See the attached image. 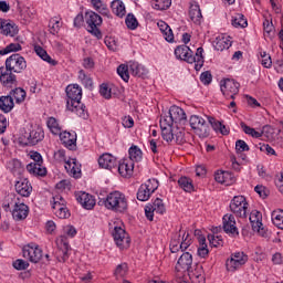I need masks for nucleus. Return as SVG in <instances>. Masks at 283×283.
Segmentation results:
<instances>
[{"instance_id": "nucleus-57", "label": "nucleus", "mask_w": 283, "mask_h": 283, "mask_svg": "<svg viewBox=\"0 0 283 283\" xmlns=\"http://www.w3.org/2000/svg\"><path fill=\"white\" fill-rule=\"evenodd\" d=\"M99 94L104 98H112V90L105 83L99 86Z\"/></svg>"}, {"instance_id": "nucleus-50", "label": "nucleus", "mask_w": 283, "mask_h": 283, "mask_svg": "<svg viewBox=\"0 0 283 283\" xmlns=\"http://www.w3.org/2000/svg\"><path fill=\"white\" fill-rule=\"evenodd\" d=\"M36 263L44 264V266H48V264H50V254H43V250L39 249V247H36Z\"/></svg>"}, {"instance_id": "nucleus-20", "label": "nucleus", "mask_w": 283, "mask_h": 283, "mask_svg": "<svg viewBox=\"0 0 283 283\" xmlns=\"http://www.w3.org/2000/svg\"><path fill=\"white\" fill-rule=\"evenodd\" d=\"M193 264V256L189 252H184L177 261L176 271H189Z\"/></svg>"}, {"instance_id": "nucleus-45", "label": "nucleus", "mask_w": 283, "mask_h": 283, "mask_svg": "<svg viewBox=\"0 0 283 283\" xmlns=\"http://www.w3.org/2000/svg\"><path fill=\"white\" fill-rule=\"evenodd\" d=\"M240 126L248 136H252V138H262V133L255 130V128H251V126H248L244 122H241Z\"/></svg>"}, {"instance_id": "nucleus-55", "label": "nucleus", "mask_w": 283, "mask_h": 283, "mask_svg": "<svg viewBox=\"0 0 283 283\" xmlns=\"http://www.w3.org/2000/svg\"><path fill=\"white\" fill-rule=\"evenodd\" d=\"M13 269H15L17 271H25V269H28V266H30V263H28L27 261H24L23 259H17L13 263H12Z\"/></svg>"}, {"instance_id": "nucleus-7", "label": "nucleus", "mask_w": 283, "mask_h": 283, "mask_svg": "<svg viewBox=\"0 0 283 283\" xmlns=\"http://www.w3.org/2000/svg\"><path fill=\"white\" fill-rule=\"evenodd\" d=\"M85 23L87 25V32L93 36H96L98 41L103 39V32H101V25H103V18L98 15V13L94 11H86L85 15Z\"/></svg>"}, {"instance_id": "nucleus-4", "label": "nucleus", "mask_w": 283, "mask_h": 283, "mask_svg": "<svg viewBox=\"0 0 283 283\" xmlns=\"http://www.w3.org/2000/svg\"><path fill=\"white\" fill-rule=\"evenodd\" d=\"M203 52L205 49L200 46L197 49L196 55H193V51H191L189 46L179 45L175 49V56L176 59L185 61L186 63H195L196 72H200V70H202V66L205 65V56L202 55Z\"/></svg>"}, {"instance_id": "nucleus-5", "label": "nucleus", "mask_w": 283, "mask_h": 283, "mask_svg": "<svg viewBox=\"0 0 283 283\" xmlns=\"http://www.w3.org/2000/svg\"><path fill=\"white\" fill-rule=\"evenodd\" d=\"M2 209L4 211H9L13 218V220L21 221L28 218L29 208L25 203H21L19 198L14 195H9L6 197V200L2 203Z\"/></svg>"}, {"instance_id": "nucleus-35", "label": "nucleus", "mask_w": 283, "mask_h": 283, "mask_svg": "<svg viewBox=\"0 0 283 283\" xmlns=\"http://www.w3.org/2000/svg\"><path fill=\"white\" fill-rule=\"evenodd\" d=\"M36 176L38 178H45L48 176V168L43 166V156L36 153Z\"/></svg>"}, {"instance_id": "nucleus-36", "label": "nucleus", "mask_w": 283, "mask_h": 283, "mask_svg": "<svg viewBox=\"0 0 283 283\" xmlns=\"http://www.w3.org/2000/svg\"><path fill=\"white\" fill-rule=\"evenodd\" d=\"M178 185L180 189H182L187 193H191V191H193V180H191V178L181 177L178 179Z\"/></svg>"}, {"instance_id": "nucleus-39", "label": "nucleus", "mask_w": 283, "mask_h": 283, "mask_svg": "<svg viewBox=\"0 0 283 283\" xmlns=\"http://www.w3.org/2000/svg\"><path fill=\"white\" fill-rule=\"evenodd\" d=\"M272 222L274 227H277V229L283 230V210H274L271 214Z\"/></svg>"}, {"instance_id": "nucleus-49", "label": "nucleus", "mask_w": 283, "mask_h": 283, "mask_svg": "<svg viewBox=\"0 0 283 283\" xmlns=\"http://www.w3.org/2000/svg\"><path fill=\"white\" fill-rule=\"evenodd\" d=\"M117 74H118V76H120V78H123L125 81V83L129 82V66H127L125 64H120L117 67Z\"/></svg>"}, {"instance_id": "nucleus-53", "label": "nucleus", "mask_w": 283, "mask_h": 283, "mask_svg": "<svg viewBox=\"0 0 283 283\" xmlns=\"http://www.w3.org/2000/svg\"><path fill=\"white\" fill-rule=\"evenodd\" d=\"M260 56L261 65H263V67L270 69L273 65V60H271V55L269 53L261 51Z\"/></svg>"}, {"instance_id": "nucleus-6", "label": "nucleus", "mask_w": 283, "mask_h": 283, "mask_svg": "<svg viewBox=\"0 0 283 283\" xmlns=\"http://www.w3.org/2000/svg\"><path fill=\"white\" fill-rule=\"evenodd\" d=\"M106 209L115 211L116 213H125L127 209V198L120 191H114L107 195L105 199L99 201Z\"/></svg>"}, {"instance_id": "nucleus-17", "label": "nucleus", "mask_w": 283, "mask_h": 283, "mask_svg": "<svg viewBox=\"0 0 283 283\" xmlns=\"http://www.w3.org/2000/svg\"><path fill=\"white\" fill-rule=\"evenodd\" d=\"M57 136H60V140L62 142V144L64 145V147H66V149H71L72 151H74V149H76V133L75 132H61L60 134H57Z\"/></svg>"}, {"instance_id": "nucleus-59", "label": "nucleus", "mask_w": 283, "mask_h": 283, "mask_svg": "<svg viewBox=\"0 0 283 283\" xmlns=\"http://www.w3.org/2000/svg\"><path fill=\"white\" fill-rule=\"evenodd\" d=\"M208 240L211 244V247H222L223 244V241H222V238L218 237V235H211L209 234L208 235Z\"/></svg>"}, {"instance_id": "nucleus-46", "label": "nucleus", "mask_w": 283, "mask_h": 283, "mask_svg": "<svg viewBox=\"0 0 283 283\" xmlns=\"http://www.w3.org/2000/svg\"><path fill=\"white\" fill-rule=\"evenodd\" d=\"M151 6L155 10H167L171 7V0H153Z\"/></svg>"}, {"instance_id": "nucleus-56", "label": "nucleus", "mask_w": 283, "mask_h": 283, "mask_svg": "<svg viewBox=\"0 0 283 283\" xmlns=\"http://www.w3.org/2000/svg\"><path fill=\"white\" fill-rule=\"evenodd\" d=\"M235 149L238 153H242V151H249L251 148L249 147L247 142H244L242 139H238L235 142Z\"/></svg>"}, {"instance_id": "nucleus-37", "label": "nucleus", "mask_w": 283, "mask_h": 283, "mask_svg": "<svg viewBox=\"0 0 283 283\" xmlns=\"http://www.w3.org/2000/svg\"><path fill=\"white\" fill-rule=\"evenodd\" d=\"M129 159L132 163H140L143 160V150L138 146H132L128 150Z\"/></svg>"}, {"instance_id": "nucleus-61", "label": "nucleus", "mask_w": 283, "mask_h": 283, "mask_svg": "<svg viewBox=\"0 0 283 283\" xmlns=\"http://www.w3.org/2000/svg\"><path fill=\"white\" fill-rule=\"evenodd\" d=\"M212 78H213V76L211 75V72H209V71H206V72L201 73V75H200V81H201V83H203V85H210Z\"/></svg>"}, {"instance_id": "nucleus-31", "label": "nucleus", "mask_w": 283, "mask_h": 283, "mask_svg": "<svg viewBox=\"0 0 283 283\" xmlns=\"http://www.w3.org/2000/svg\"><path fill=\"white\" fill-rule=\"evenodd\" d=\"M111 9L113 14H116V17H119L123 19L125 14H127V11L125 10V3L120 0H115L111 3Z\"/></svg>"}, {"instance_id": "nucleus-11", "label": "nucleus", "mask_w": 283, "mask_h": 283, "mask_svg": "<svg viewBox=\"0 0 283 283\" xmlns=\"http://www.w3.org/2000/svg\"><path fill=\"white\" fill-rule=\"evenodd\" d=\"M220 87L226 98H231L234 101L235 96L240 94V83H238L235 80L226 78L220 82Z\"/></svg>"}, {"instance_id": "nucleus-44", "label": "nucleus", "mask_w": 283, "mask_h": 283, "mask_svg": "<svg viewBox=\"0 0 283 283\" xmlns=\"http://www.w3.org/2000/svg\"><path fill=\"white\" fill-rule=\"evenodd\" d=\"M229 48H231V42L226 38H219L216 40L214 49L218 52H223V50H229Z\"/></svg>"}, {"instance_id": "nucleus-21", "label": "nucleus", "mask_w": 283, "mask_h": 283, "mask_svg": "<svg viewBox=\"0 0 283 283\" xmlns=\"http://www.w3.org/2000/svg\"><path fill=\"white\" fill-rule=\"evenodd\" d=\"M118 172L123 178H130L134 175V161L123 159L118 163Z\"/></svg>"}, {"instance_id": "nucleus-18", "label": "nucleus", "mask_w": 283, "mask_h": 283, "mask_svg": "<svg viewBox=\"0 0 283 283\" xmlns=\"http://www.w3.org/2000/svg\"><path fill=\"white\" fill-rule=\"evenodd\" d=\"M0 34H4V36H17L19 34V27L8 20H0Z\"/></svg>"}, {"instance_id": "nucleus-27", "label": "nucleus", "mask_w": 283, "mask_h": 283, "mask_svg": "<svg viewBox=\"0 0 283 283\" xmlns=\"http://www.w3.org/2000/svg\"><path fill=\"white\" fill-rule=\"evenodd\" d=\"M22 255L25 260H29V262H33V264H36V244L31 243L24 245L22 249Z\"/></svg>"}, {"instance_id": "nucleus-51", "label": "nucleus", "mask_w": 283, "mask_h": 283, "mask_svg": "<svg viewBox=\"0 0 283 283\" xmlns=\"http://www.w3.org/2000/svg\"><path fill=\"white\" fill-rule=\"evenodd\" d=\"M127 271H129L127 263H122L116 266L114 275L115 277H125V275H127Z\"/></svg>"}, {"instance_id": "nucleus-2", "label": "nucleus", "mask_w": 283, "mask_h": 283, "mask_svg": "<svg viewBox=\"0 0 283 283\" xmlns=\"http://www.w3.org/2000/svg\"><path fill=\"white\" fill-rule=\"evenodd\" d=\"M28 67L25 57L19 53H14L6 60V66L0 67V83L3 87H12L17 85V75L21 74ZM14 72V73H12Z\"/></svg>"}, {"instance_id": "nucleus-15", "label": "nucleus", "mask_w": 283, "mask_h": 283, "mask_svg": "<svg viewBox=\"0 0 283 283\" xmlns=\"http://www.w3.org/2000/svg\"><path fill=\"white\" fill-rule=\"evenodd\" d=\"M75 199L77 200V202L81 203L83 209H87L88 211L94 209V207H96V199L94 198V196L87 192H84V191L75 192Z\"/></svg>"}, {"instance_id": "nucleus-29", "label": "nucleus", "mask_w": 283, "mask_h": 283, "mask_svg": "<svg viewBox=\"0 0 283 283\" xmlns=\"http://www.w3.org/2000/svg\"><path fill=\"white\" fill-rule=\"evenodd\" d=\"M0 109L4 114H10V111L14 109V99L12 96H0Z\"/></svg>"}, {"instance_id": "nucleus-24", "label": "nucleus", "mask_w": 283, "mask_h": 283, "mask_svg": "<svg viewBox=\"0 0 283 283\" xmlns=\"http://www.w3.org/2000/svg\"><path fill=\"white\" fill-rule=\"evenodd\" d=\"M64 167L67 174L73 176V178H81V164H78L76 158L67 159Z\"/></svg>"}, {"instance_id": "nucleus-62", "label": "nucleus", "mask_w": 283, "mask_h": 283, "mask_svg": "<svg viewBox=\"0 0 283 283\" xmlns=\"http://www.w3.org/2000/svg\"><path fill=\"white\" fill-rule=\"evenodd\" d=\"M223 180H226V182H223V185L229 187V185H233V182H235V177L233 176V174H231L229 171H223Z\"/></svg>"}, {"instance_id": "nucleus-34", "label": "nucleus", "mask_w": 283, "mask_h": 283, "mask_svg": "<svg viewBox=\"0 0 283 283\" xmlns=\"http://www.w3.org/2000/svg\"><path fill=\"white\" fill-rule=\"evenodd\" d=\"M129 70L133 76H137L138 78H143V76L147 74L145 66L140 65L138 62H132L129 64Z\"/></svg>"}, {"instance_id": "nucleus-42", "label": "nucleus", "mask_w": 283, "mask_h": 283, "mask_svg": "<svg viewBox=\"0 0 283 283\" xmlns=\"http://www.w3.org/2000/svg\"><path fill=\"white\" fill-rule=\"evenodd\" d=\"M232 25L233 28H247L249 25V22L244 19V14L242 13H237L232 18Z\"/></svg>"}, {"instance_id": "nucleus-52", "label": "nucleus", "mask_w": 283, "mask_h": 283, "mask_svg": "<svg viewBox=\"0 0 283 283\" xmlns=\"http://www.w3.org/2000/svg\"><path fill=\"white\" fill-rule=\"evenodd\" d=\"M128 30H136L138 28V20L132 13H128L125 20Z\"/></svg>"}, {"instance_id": "nucleus-8", "label": "nucleus", "mask_w": 283, "mask_h": 283, "mask_svg": "<svg viewBox=\"0 0 283 283\" xmlns=\"http://www.w3.org/2000/svg\"><path fill=\"white\" fill-rule=\"evenodd\" d=\"M189 247H191L189 233H187V231L182 230V227H180L179 231L174 234L170 241V251L171 253H178L180 250L187 251Z\"/></svg>"}, {"instance_id": "nucleus-48", "label": "nucleus", "mask_w": 283, "mask_h": 283, "mask_svg": "<svg viewBox=\"0 0 283 283\" xmlns=\"http://www.w3.org/2000/svg\"><path fill=\"white\" fill-rule=\"evenodd\" d=\"M150 207H153V209L155 210V213H159L160 216H163V213H165L167 211V209L165 208V203L163 202V199L157 198L153 205H150Z\"/></svg>"}, {"instance_id": "nucleus-14", "label": "nucleus", "mask_w": 283, "mask_h": 283, "mask_svg": "<svg viewBox=\"0 0 283 283\" xmlns=\"http://www.w3.org/2000/svg\"><path fill=\"white\" fill-rule=\"evenodd\" d=\"M20 147H34L36 145V130L28 129L20 134L18 138Z\"/></svg>"}, {"instance_id": "nucleus-32", "label": "nucleus", "mask_w": 283, "mask_h": 283, "mask_svg": "<svg viewBox=\"0 0 283 283\" xmlns=\"http://www.w3.org/2000/svg\"><path fill=\"white\" fill-rule=\"evenodd\" d=\"M36 56H40V59H42V61H45V63H49V65H52L53 67L59 65V62L54 59H52V56H50V54H48V51H45L44 49H42L41 46H36Z\"/></svg>"}, {"instance_id": "nucleus-58", "label": "nucleus", "mask_w": 283, "mask_h": 283, "mask_svg": "<svg viewBox=\"0 0 283 283\" xmlns=\"http://www.w3.org/2000/svg\"><path fill=\"white\" fill-rule=\"evenodd\" d=\"M263 30L265 36H271V33L273 32V30H275V28L273 27V22L264 20Z\"/></svg>"}, {"instance_id": "nucleus-23", "label": "nucleus", "mask_w": 283, "mask_h": 283, "mask_svg": "<svg viewBox=\"0 0 283 283\" xmlns=\"http://www.w3.org/2000/svg\"><path fill=\"white\" fill-rule=\"evenodd\" d=\"M189 18L197 25H200V23L202 21V11L200 10V4H198V2H196V1L190 2Z\"/></svg>"}, {"instance_id": "nucleus-43", "label": "nucleus", "mask_w": 283, "mask_h": 283, "mask_svg": "<svg viewBox=\"0 0 283 283\" xmlns=\"http://www.w3.org/2000/svg\"><path fill=\"white\" fill-rule=\"evenodd\" d=\"M53 211L56 218H60L61 220H65V218H70V210L67 209V205L53 208Z\"/></svg>"}, {"instance_id": "nucleus-25", "label": "nucleus", "mask_w": 283, "mask_h": 283, "mask_svg": "<svg viewBox=\"0 0 283 283\" xmlns=\"http://www.w3.org/2000/svg\"><path fill=\"white\" fill-rule=\"evenodd\" d=\"M67 260H70V243L65 240V237H61L57 261L67 262Z\"/></svg>"}, {"instance_id": "nucleus-26", "label": "nucleus", "mask_w": 283, "mask_h": 283, "mask_svg": "<svg viewBox=\"0 0 283 283\" xmlns=\"http://www.w3.org/2000/svg\"><path fill=\"white\" fill-rule=\"evenodd\" d=\"M249 220L252 224L253 231H256L258 233H260L262 229V212L258 210H252L250 213Z\"/></svg>"}, {"instance_id": "nucleus-40", "label": "nucleus", "mask_w": 283, "mask_h": 283, "mask_svg": "<svg viewBox=\"0 0 283 283\" xmlns=\"http://www.w3.org/2000/svg\"><path fill=\"white\" fill-rule=\"evenodd\" d=\"M61 30V18L53 17L49 21V32L50 34L56 35Z\"/></svg>"}, {"instance_id": "nucleus-16", "label": "nucleus", "mask_w": 283, "mask_h": 283, "mask_svg": "<svg viewBox=\"0 0 283 283\" xmlns=\"http://www.w3.org/2000/svg\"><path fill=\"white\" fill-rule=\"evenodd\" d=\"M15 191L19 193V196H22V198H28L32 193V185H30V181L28 178L20 177L15 180Z\"/></svg>"}, {"instance_id": "nucleus-60", "label": "nucleus", "mask_w": 283, "mask_h": 283, "mask_svg": "<svg viewBox=\"0 0 283 283\" xmlns=\"http://www.w3.org/2000/svg\"><path fill=\"white\" fill-rule=\"evenodd\" d=\"M142 187H148L150 193H154L158 189V180L149 179L146 184H143Z\"/></svg>"}, {"instance_id": "nucleus-1", "label": "nucleus", "mask_w": 283, "mask_h": 283, "mask_svg": "<svg viewBox=\"0 0 283 283\" xmlns=\"http://www.w3.org/2000/svg\"><path fill=\"white\" fill-rule=\"evenodd\" d=\"M182 120H187V114L185 109L176 105L170 107L168 115L160 118L161 138L166 143H176L177 145H185L187 143V139H185V128L174 126V123H182Z\"/></svg>"}, {"instance_id": "nucleus-38", "label": "nucleus", "mask_w": 283, "mask_h": 283, "mask_svg": "<svg viewBox=\"0 0 283 283\" xmlns=\"http://www.w3.org/2000/svg\"><path fill=\"white\" fill-rule=\"evenodd\" d=\"M46 125L51 134L54 136H59V134H61V124H59V120L55 117H49Z\"/></svg>"}, {"instance_id": "nucleus-3", "label": "nucleus", "mask_w": 283, "mask_h": 283, "mask_svg": "<svg viewBox=\"0 0 283 283\" xmlns=\"http://www.w3.org/2000/svg\"><path fill=\"white\" fill-rule=\"evenodd\" d=\"M65 92L66 109L76 114L80 118L87 120V118H90V114L87 113L85 104L81 103V98H83V90L81 86H78V84L67 85Z\"/></svg>"}, {"instance_id": "nucleus-10", "label": "nucleus", "mask_w": 283, "mask_h": 283, "mask_svg": "<svg viewBox=\"0 0 283 283\" xmlns=\"http://www.w3.org/2000/svg\"><path fill=\"white\" fill-rule=\"evenodd\" d=\"M249 209V202L244 196H235L230 202V210L237 218H247V210Z\"/></svg>"}, {"instance_id": "nucleus-13", "label": "nucleus", "mask_w": 283, "mask_h": 283, "mask_svg": "<svg viewBox=\"0 0 283 283\" xmlns=\"http://www.w3.org/2000/svg\"><path fill=\"white\" fill-rule=\"evenodd\" d=\"M113 238L118 249H129V244H132V239L129 238V234H127L125 229L120 227H115L113 230Z\"/></svg>"}, {"instance_id": "nucleus-19", "label": "nucleus", "mask_w": 283, "mask_h": 283, "mask_svg": "<svg viewBox=\"0 0 283 283\" xmlns=\"http://www.w3.org/2000/svg\"><path fill=\"white\" fill-rule=\"evenodd\" d=\"M223 231L230 233L233 238L240 235L238 227H235V217H233V214L223 216Z\"/></svg>"}, {"instance_id": "nucleus-22", "label": "nucleus", "mask_w": 283, "mask_h": 283, "mask_svg": "<svg viewBox=\"0 0 283 283\" xmlns=\"http://www.w3.org/2000/svg\"><path fill=\"white\" fill-rule=\"evenodd\" d=\"M98 165L99 167H102V169L112 170L118 165V161L116 160V157H114L112 154L105 153L98 158Z\"/></svg>"}, {"instance_id": "nucleus-47", "label": "nucleus", "mask_w": 283, "mask_h": 283, "mask_svg": "<svg viewBox=\"0 0 283 283\" xmlns=\"http://www.w3.org/2000/svg\"><path fill=\"white\" fill-rule=\"evenodd\" d=\"M21 51L20 43H10L4 49L0 50V56H6V54H10V52H19Z\"/></svg>"}, {"instance_id": "nucleus-41", "label": "nucleus", "mask_w": 283, "mask_h": 283, "mask_svg": "<svg viewBox=\"0 0 283 283\" xmlns=\"http://www.w3.org/2000/svg\"><path fill=\"white\" fill-rule=\"evenodd\" d=\"M149 186H140L137 191V200L140 202H147L151 198V192L148 190Z\"/></svg>"}, {"instance_id": "nucleus-63", "label": "nucleus", "mask_w": 283, "mask_h": 283, "mask_svg": "<svg viewBox=\"0 0 283 283\" xmlns=\"http://www.w3.org/2000/svg\"><path fill=\"white\" fill-rule=\"evenodd\" d=\"M254 191L259 193L260 198H269V189L264 186H255Z\"/></svg>"}, {"instance_id": "nucleus-12", "label": "nucleus", "mask_w": 283, "mask_h": 283, "mask_svg": "<svg viewBox=\"0 0 283 283\" xmlns=\"http://www.w3.org/2000/svg\"><path fill=\"white\" fill-rule=\"evenodd\" d=\"M249 262V256L244 252H235L231 254L230 259L226 262L227 271L235 272L241 266H244Z\"/></svg>"}, {"instance_id": "nucleus-9", "label": "nucleus", "mask_w": 283, "mask_h": 283, "mask_svg": "<svg viewBox=\"0 0 283 283\" xmlns=\"http://www.w3.org/2000/svg\"><path fill=\"white\" fill-rule=\"evenodd\" d=\"M189 123L191 129H193L195 134H197L199 138H209V134H211V128L209 127V124H207V120H205V118L198 115H192L190 116Z\"/></svg>"}, {"instance_id": "nucleus-30", "label": "nucleus", "mask_w": 283, "mask_h": 283, "mask_svg": "<svg viewBox=\"0 0 283 283\" xmlns=\"http://www.w3.org/2000/svg\"><path fill=\"white\" fill-rule=\"evenodd\" d=\"M157 25L161 34L164 35V39L168 43H174V31H171V28L169 27V24H167L165 21H159Z\"/></svg>"}, {"instance_id": "nucleus-33", "label": "nucleus", "mask_w": 283, "mask_h": 283, "mask_svg": "<svg viewBox=\"0 0 283 283\" xmlns=\"http://www.w3.org/2000/svg\"><path fill=\"white\" fill-rule=\"evenodd\" d=\"M9 96H11V98H13L15 103H18V105H21V103L25 101L27 93L25 90L21 87H15L10 91Z\"/></svg>"}, {"instance_id": "nucleus-64", "label": "nucleus", "mask_w": 283, "mask_h": 283, "mask_svg": "<svg viewBox=\"0 0 283 283\" xmlns=\"http://www.w3.org/2000/svg\"><path fill=\"white\" fill-rule=\"evenodd\" d=\"M208 123L211 125L212 129L216 132H220V128L222 127V122L217 120L213 117H208Z\"/></svg>"}, {"instance_id": "nucleus-28", "label": "nucleus", "mask_w": 283, "mask_h": 283, "mask_svg": "<svg viewBox=\"0 0 283 283\" xmlns=\"http://www.w3.org/2000/svg\"><path fill=\"white\" fill-rule=\"evenodd\" d=\"M9 168L11 174L17 178H23V171H25V169L23 168V164H21V160L19 159H12L9 164Z\"/></svg>"}, {"instance_id": "nucleus-54", "label": "nucleus", "mask_w": 283, "mask_h": 283, "mask_svg": "<svg viewBox=\"0 0 283 283\" xmlns=\"http://www.w3.org/2000/svg\"><path fill=\"white\" fill-rule=\"evenodd\" d=\"M51 202H52V209L56 207H64L65 205H67V201L61 195H55Z\"/></svg>"}]
</instances>
